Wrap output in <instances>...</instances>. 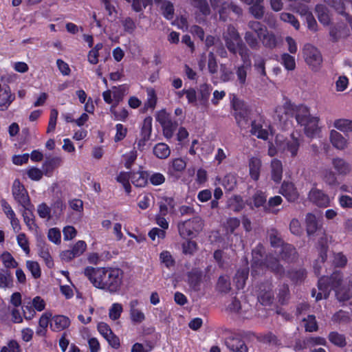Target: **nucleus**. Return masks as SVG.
I'll list each match as a JSON object with an SVG mask.
<instances>
[{"mask_svg": "<svg viewBox=\"0 0 352 352\" xmlns=\"http://www.w3.org/2000/svg\"><path fill=\"white\" fill-rule=\"evenodd\" d=\"M84 274L95 287L111 294L120 289L124 277L123 270L114 267L88 266L85 268Z\"/></svg>", "mask_w": 352, "mask_h": 352, "instance_id": "f257e3e1", "label": "nucleus"}, {"mask_svg": "<svg viewBox=\"0 0 352 352\" xmlns=\"http://www.w3.org/2000/svg\"><path fill=\"white\" fill-rule=\"evenodd\" d=\"M343 274L340 270L334 271L330 276H322L318 279V294L316 296V301L322 298L327 299L331 290L336 293L337 299L340 302H344L350 299L349 289L342 286Z\"/></svg>", "mask_w": 352, "mask_h": 352, "instance_id": "f03ea898", "label": "nucleus"}, {"mask_svg": "<svg viewBox=\"0 0 352 352\" xmlns=\"http://www.w3.org/2000/svg\"><path fill=\"white\" fill-rule=\"evenodd\" d=\"M232 109L234 112V116L237 126L241 129H245L250 125L249 117L250 114V109L249 107L245 103L244 101L234 97L231 101Z\"/></svg>", "mask_w": 352, "mask_h": 352, "instance_id": "7ed1b4c3", "label": "nucleus"}, {"mask_svg": "<svg viewBox=\"0 0 352 352\" xmlns=\"http://www.w3.org/2000/svg\"><path fill=\"white\" fill-rule=\"evenodd\" d=\"M283 108L286 113L294 114L296 122L300 125L307 124L311 118H314L311 116L309 109L304 104L297 106L288 101L284 104Z\"/></svg>", "mask_w": 352, "mask_h": 352, "instance_id": "20e7f679", "label": "nucleus"}, {"mask_svg": "<svg viewBox=\"0 0 352 352\" xmlns=\"http://www.w3.org/2000/svg\"><path fill=\"white\" fill-rule=\"evenodd\" d=\"M223 37L227 49L233 55L237 54V48L241 47V44H245L238 30L231 25L228 27L227 31L223 34Z\"/></svg>", "mask_w": 352, "mask_h": 352, "instance_id": "39448f33", "label": "nucleus"}, {"mask_svg": "<svg viewBox=\"0 0 352 352\" xmlns=\"http://www.w3.org/2000/svg\"><path fill=\"white\" fill-rule=\"evenodd\" d=\"M303 54L306 63L311 67L313 70L320 68L322 63L320 52L314 45L306 44L303 49Z\"/></svg>", "mask_w": 352, "mask_h": 352, "instance_id": "423d86ee", "label": "nucleus"}, {"mask_svg": "<svg viewBox=\"0 0 352 352\" xmlns=\"http://www.w3.org/2000/svg\"><path fill=\"white\" fill-rule=\"evenodd\" d=\"M157 120L162 127L164 137L167 139L171 138L178 126L177 121L173 120L170 115L165 111H162L158 113Z\"/></svg>", "mask_w": 352, "mask_h": 352, "instance_id": "0eeeda50", "label": "nucleus"}, {"mask_svg": "<svg viewBox=\"0 0 352 352\" xmlns=\"http://www.w3.org/2000/svg\"><path fill=\"white\" fill-rule=\"evenodd\" d=\"M12 192L15 201L24 208L32 206L28 192L19 179L14 181Z\"/></svg>", "mask_w": 352, "mask_h": 352, "instance_id": "6e6552de", "label": "nucleus"}, {"mask_svg": "<svg viewBox=\"0 0 352 352\" xmlns=\"http://www.w3.org/2000/svg\"><path fill=\"white\" fill-rule=\"evenodd\" d=\"M309 200L319 208H327L330 206L331 200L327 194L323 190L313 188L308 194Z\"/></svg>", "mask_w": 352, "mask_h": 352, "instance_id": "1a4fd4ad", "label": "nucleus"}, {"mask_svg": "<svg viewBox=\"0 0 352 352\" xmlns=\"http://www.w3.org/2000/svg\"><path fill=\"white\" fill-rule=\"evenodd\" d=\"M204 276V272L201 268L192 267L190 271L186 273V282L192 290L199 292L201 289Z\"/></svg>", "mask_w": 352, "mask_h": 352, "instance_id": "9d476101", "label": "nucleus"}, {"mask_svg": "<svg viewBox=\"0 0 352 352\" xmlns=\"http://www.w3.org/2000/svg\"><path fill=\"white\" fill-rule=\"evenodd\" d=\"M258 301L264 306L270 305L274 299V293L272 291V285L271 283H261L258 285L257 294Z\"/></svg>", "mask_w": 352, "mask_h": 352, "instance_id": "9b49d317", "label": "nucleus"}, {"mask_svg": "<svg viewBox=\"0 0 352 352\" xmlns=\"http://www.w3.org/2000/svg\"><path fill=\"white\" fill-rule=\"evenodd\" d=\"M280 248L278 256L280 260L287 263H293L297 261L298 253L293 245L287 243Z\"/></svg>", "mask_w": 352, "mask_h": 352, "instance_id": "f8f14e48", "label": "nucleus"}, {"mask_svg": "<svg viewBox=\"0 0 352 352\" xmlns=\"http://www.w3.org/2000/svg\"><path fill=\"white\" fill-rule=\"evenodd\" d=\"M15 99V94L12 92L10 87L8 85H3L0 90V111H7Z\"/></svg>", "mask_w": 352, "mask_h": 352, "instance_id": "ddd939ff", "label": "nucleus"}, {"mask_svg": "<svg viewBox=\"0 0 352 352\" xmlns=\"http://www.w3.org/2000/svg\"><path fill=\"white\" fill-rule=\"evenodd\" d=\"M225 344L232 352H248V348L244 340L239 336H229L226 339Z\"/></svg>", "mask_w": 352, "mask_h": 352, "instance_id": "4468645a", "label": "nucleus"}, {"mask_svg": "<svg viewBox=\"0 0 352 352\" xmlns=\"http://www.w3.org/2000/svg\"><path fill=\"white\" fill-rule=\"evenodd\" d=\"M279 192L289 202H295L299 197L295 185L289 182L284 181Z\"/></svg>", "mask_w": 352, "mask_h": 352, "instance_id": "2eb2a0df", "label": "nucleus"}, {"mask_svg": "<svg viewBox=\"0 0 352 352\" xmlns=\"http://www.w3.org/2000/svg\"><path fill=\"white\" fill-rule=\"evenodd\" d=\"M186 167V162L181 157H177L172 160L167 168V175L169 177H175L178 178V173H182Z\"/></svg>", "mask_w": 352, "mask_h": 352, "instance_id": "dca6fc26", "label": "nucleus"}, {"mask_svg": "<svg viewBox=\"0 0 352 352\" xmlns=\"http://www.w3.org/2000/svg\"><path fill=\"white\" fill-rule=\"evenodd\" d=\"M70 324V319L67 316L56 315L52 318L50 325L52 331L59 332L68 328Z\"/></svg>", "mask_w": 352, "mask_h": 352, "instance_id": "f3484780", "label": "nucleus"}, {"mask_svg": "<svg viewBox=\"0 0 352 352\" xmlns=\"http://www.w3.org/2000/svg\"><path fill=\"white\" fill-rule=\"evenodd\" d=\"M307 276V272L303 267L292 268L287 272V278L295 285H300L303 283Z\"/></svg>", "mask_w": 352, "mask_h": 352, "instance_id": "a211bd4d", "label": "nucleus"}, {"mask_svg": "<svg viewBox=\"0 0 352 352\" xmlns=\"http://www.w3.org/2000/svg\"><path fill=\"white\" fill-rule=\"evenodd\" d=\"M62 159L60 157H47L43 164V173L47 177H51L54 170L60 166Z\"/></svg>", "mask_w": 352, "mask_h": 352, "instance_id": "6ab92c4d", "label": "nucleus"}, {"mask_svg": "<svg viewBox=\"0 0 352 352\" xmlns=\"http://www.w3.org/2000/svg\"><path fill=\"white\" fill-rule=\"evenodd\" d=\"M265 255V248L262 243H259L252 251V267H262L264 265L265 262V260H264Z\"/></svg>", "mask_w": 352, "mask_h": 352, "instance_id": "aec40b11", "label": "nucleus"}, {"mask_svg": "<svg viewBox=\"0 0 352 352\" xmlns=\"http://www.w3.org/2000/svg\"><path fill=\"white\" fill-rule=\"evenodd\" d=\"M132 184L139 188L145 187L148 181L149 172L147 170H138V172H131Z\"/></svg>", "mask_w": 352, "mask_h": 352, "instance_id": "412c9836", "label": "nucleus"}, {"mask_svg": "<svg viewBox=\"0 0 352 352\" xmlns=\"http://www.w3.org/2000/svg\"><path fill=\"white\" fill-rule=\"evenodd\" d=\"M258 38L263 45L267 49L273 50L276 48L278 45L276 36L274 32L269 31L267 29V32H264Z\"/></svg>", "mask_w": 352, "mask_h": 352, "instance_id": "4be33fe9", "label": "nucleus"}, {"mask_svg": "<svg viewBox=\"0 0 352 352\" xmlns=\"http://www.w3.org/2000/svg\"><path fill=\"white\" fill-rule=\"evenodd\" d=\"M264 265L275 275L283 276L285 274L283 265L280 264L279 259L276 257L267 258Z\"/></svg>", "mask_w": 352, "mask_h": 352, "instance_id": "5701e85b", "label": "nucleus"}, {"mask_svg": "<svg viewBox=\"0 0 352 352\" xmlns=\"http://www.w3.org/2000/svg\"><path fill=\"white\" fill-rule=\"evenodd\" d=\"M332 165L340 175L345 176L351 170V166L349 163L345 161L344 159L336 157L332 160Z\"/></svg>", "mask_w": 352, "mask_h": 352, "instance_id": "b1692460", "label": "nucleus"}, {"mask_svg": "<svg viewBox=\"0 0 352 352\" xmlns=\"http://www.w3.org/2000/svg\"><path fill=\"white\" fill-rule=\"evenodd\" d=\"M193 223L194 219H188L178 223L177 228L181 237L185 239L191 236L193 234Z\"/></svg>", "mask_w": 352, "mask_h": 352, "instance_id": "393cba45", "label": "nucleus"}, {"mask_svg": "<svg viewBox=\"0 0 352 352\" xmlns=\"http://www.w3.org/2000/svg\"><path fill=\"white\" fill-rule=\"evenodd\" d=\"M138 303V300H133L130 302V318L133 323H141L145 320L144 314L135 308Z\"/></svg>", "mask_w": 352, "mask_h": 352, "instance_id": "a878e982", "label": "nucleus"}, {"mask_svg": "<svg viewBox=\"0 0 352 352\" xmlns=\"http://www.w3.org/2000/svg\"><path fill=\"white\" fill-rule=\"evenodd\" d=\"M227 206L234 212H239L245 208L243 197L239 195H234L228 199Z\"/></svg>", "mask_w": 352, "mask_h": 352, "instance_id": "bb28decb", "label": "nucleus"}, {"mask_svg": "<svg viewBox=\"0 0 352 352\" xmlns=\"http://www.w3.org/2000/svg\"><path fill=\"white\" fill-rule=\"evenodd\" d=\"M330 141L332 145L339 150L344 149L347 144V140L345 138L335 130H331L330 132Z\"/></svg>", "mask_w": 352, "mask_h": 352, "instance_id": "cd10ccee", "label": "nucleus"}, {"mask_svg": "<svg viewBox=\"0 0 352 352\" xmlns=\"http://www.w3.org/2000/svg\"><path fill=\"white\" fill-rule=\"evenodd\" d=\"M306 231L309 236L314 235L318 229V223L316 217L309 212L305 217Z\"/></svg>", "mask_w": 352, "mask_h": 352, "instance_id": "c85d7f7f", "label": "nucleus"}, {"mask_svg": "<svg viewBox=\"0 0 352 352\" xmlns=\"http://www.w3.org/2000/svg\"><path fill=\"white\" fill-rule=\"evenodd\" d=\"M272 179L276 183H280L283 177V165L280 160L273 159L271 162Z\"/></svg>", "mask_w": 352, "mask_h": 352, "instance_id": "c756f323", "label": "nucleus"}, {"mask_svg": "<svg viewBox=\"0 0 352 352\" xmlns=\"http://www.w3.org/2000/svg\"><path fill=\"white\" fill-rule=\"evenodd\" d=\"M261 167V161L260 159L252 157L249 160L250 176L254 180L257 181L260 177V170Z\"/></svg>", "mask_w": 352, "mask_h": 352, "instance_id": "7c9ffc66", "label": "nucleus"}, {"mask_svg": "<svg viewBox=\"0 0 352 352\" xmlns=\"http://www.w3.org/2000/svg\"><path fill=\"white\" fill-rule=\"evenodd\" d=\"M153 153L158 159L164 160L170 156V149L169 146L166 143L160 142L154 146Z\"/></svg>", "mask_w": 352, "mask_h": 352, "instance_id": "2f4dec72", "label": "nucleus"}, {"mask_svg": "<svg viewBox=\"0 0 352 352\" xmlns=\"http://www.w3.org/2000/svg\"><path fill=\"white\" fill-rule=\"evenodd\" d=\"M300 144V140L294 136V133H292L291 139L286 141L284 149L289 152L292 157H294L298 154Z\"/></svg>", "mask_w": 352, "mask_h": 352, "instance_id": "473e14b6", "label": "nucleus"}, {"mask_svg": "<svg viewBox=\"0 0 352 352\" xmlns=\"http://www.w3.org/2000/svg\"><path fill=\"white\" fill-rule=\"evenodd\" d=\"M248 275V269H240L236 271L233 280L237 289L239 290L244 288Z\"/></svg>", "mask_w": 352, "mask_h": 352, "instance_id": "72a5a7b5", "label": "nucleus"}, {"mask_svg": "<svg viewBox=\"0 0 352 352\" xmlns=\"http://www.w3.org/2000/svg\"><path fill=\"white\" fill-rule=\"evenodd\" d=\"M268 237L270 245L274 248H280L287 243L282 239L279 232L274 228H272L269 230Z\"/></svg>", "mask_w": 352, "mask_h": 352, "instance_id": "f704fd0d", "label": "nucleus"}, {"mask_svg": "<svg viewBox=\"0 0 352 352\" xmlns=\"http://www.w3.org/2000/svg\"><path fill=\"white\" fill-rule=\"evenodd\" d=\"M250 133L253 135H256L258 138L266 140L268 138V132L266 129H263L261 124L253 120L250 123Z\"/></svg>", "mask_w": 352, "mask_h": 352, "instance_id": "c9c22d12", "label": "nucleus"}, {"mask_svg": "<svg viewBox=\"0 0 352 352\" xmlns=\"http://www.w3.org/2000/svg\"><path fill=\"white\" fill-rule=\"evenodd\" d=\"M277 298L278 302L282 305H287L289 302L290 298V291L287 284L283 283V285H279Z\"/></svg>", "mask_w": 352, "mask_h": 352, "instance_id": "e433bc0d", "label": "nucleus"}, {"mask_svg": "<svg viewBox=\"0 0 352 352\" xmlns=\"http://www.w3.org/2000/svg\"><path fill=\"white\" fill-rule=\"evenodd\" d=\"M328 339L331 344L338 347L344 348L346 346L345 336L338 331H331L328 336Z\"/></svg>", "mask_w": 352, "mask_h": 352, "instance_id": "4c0bfd02", "label": "nucleus"}, {"mask_svg": "<svg viewBox=\"0 0 352 352\" xmlns=\"http://www.w3.org/2000/svg\"><path fill=\"white\" fill-rule=\"evenodd\" d=\"M318 121L319 119L317 117H314L311 118L307 124L302 125L305 126V133L308 138H313L317 134L319 129L318 126Z\"/></svg>", "mask_w": 352, "mask_h": 352, "instance_id": "58836bf2", "label": "nucleus"}, {"mask_svg": "<svg viewBox=\"0 0 352 352\" xmlns=\"http://www.w3.org/2000/svg\"><path fill=\"white\" fill-rule=\"evenodd\" d=\"M175 200L173 197H164L159 203L160 213L161 216H166L168 214L169 209L175 208Z\"/></svg>", "mask_w": 352, "mask_h": 352, "instance_id": "ea45409f", "label": "nucleus"}, {"mask_svg": "<svg viewBox=\"0 0 352 352\" xmlns=\"http://www.w3.org/2000/svg\"><path fill=\"white\" fill-rule=\"evenodd\" d=\"M237 52L241 56L243 62L242 66L250 67L252 65L251 62V52L246 44H241V47L237 48Z\"/></svg>", "mask_w": 352, "mask_h": 352, "instance_id": "a19ab883", "label": "nucleus"}, {"mask_svg": "<svg viewBox=\"0 0 352 352\" xmlns=\"http://www.w3.org/2000/svg\"><path fill=\"white\" fill-rule=\"evenodd\" d=\"M222 185L226 191H232L237 185V176L236 174L228 173L226 175L222 181Z\"/></svg>", "mask_w": 352, "mask_h": 352, "instance_id": "79ce46f5", "label": "nucleus"}, {"mask_svg": "<svg viewBox=\"0 0 352 352\" xmlns=\"http://www.w3.org/2000/svg\"><path fill=\"white\" fill-rule=\"evenodd\" d=\"M244 39L248 47L253 50H258L260 49V40L257 35L255 36L254 32L250 31L245 32Z\"/></svg>", "mask_w": 352, "mask_h": 352, "instance_id": "37998d69", "label": "nucleus"}, {"mask_svg": "<svg viewBox=\"0 0 352 352\" xmlns=\"http://www.w3.org/2000/svg\"><path fill=\"white\" fill-rule=\"evenodd\" d=\"M316 248L321 262L324 263L327 258V252L329 249L327 239L324 237L320 238L317 242Z\"/></svg>", "mask_w": 352, "mask_h": 352, "instance_id": "c03bdc74", "label": "nucleus"}, {"mask_svg": "<svg viewBox=\"0 0 352 352\" xmlns=\"http://www.w3.org/2000/svg\"><path fill=\"white\" fill-rule=\"evenodd\" d=\"M333 126L338 130L343 133H349L352 131V119L340 118L333 122Z\"/></svg>", "mask_w": 352, "mask_h": 352, "instance_id": "a18cd8bd", "label": "nucleus"}, {"mask_svg": "<svg viewBox=\"0 0 352 352\" xmlns=\"http://www.w3.org/2000/svg\"><path fill=\"white\" fill-rule=\"evenodd\" d=\"M162 14L167 20H172L174 17L175 9L173 3L169 1H163L160 6Z\"/></svg>", "mask_w": 352, "mask_h": 352, "instance_id": "49530a36", "label": "nucleus"}, {"mask_svg": "<svg viewBox=\"0 0 352 352\" xmlns=\"http://www.w3.org/2000/svg\"><path fill=\"white\" fill-rule=\"evenodd\" d=\"M252 200L254 207L260 208L261 206H265V210H267V206H265L267 202V195L265 192L261 190H257L252 195Z\"/></svg>", "mask_w": 352, "mask_h": 352, "instance_id": "de8ad7c7", "label": "nucleus"}, {"mask_svg": "<svg viewBox=\"0 0 352 352\" xmlns=\"http://www.w3.org/2000/svg\"><path fill=\"white\" fill-rule=\"evenodd\" d=\"M153 118L151 116L146 117L140 129V137L151 139L152 133Z\"/></svg>", "mask_w": 352, "mask_h": 352, "instance_id": "09e8293b", "label": "nucleus"}, {"mask_svg": "<svg viewBox=\"0 0 352 352\" xmlns=\"http://www.w3.org/2000/svg\"><path fill=\"white\" fill-rule=\"evenodd\" d=\"M212 91V87L210 85L204 83L200 85L198 90L199 100L202 104H205L208 102L210 92Z\"/></svg>", "mask_w": 352, "mask_h": 352, "instance_id": "8fccbe9b", "label": "nucleus"}, {"mask_svg": "<svg viewBox=\"0 0 352 352\" xmlns=\"http://www.w3.org/2000/svg\"><path fill=\"white\" fill-rule=\"evenodd\" d=\"M160 260L168 269H171L175 265V260L169 251L164 250L160 254Z\"/></svg>", "mask_w": 352, "mask_h": 352, "instance_id": "3c124183", "label": "nucleus"}, {"mask_svg": "<svg viewBox=\"0 0 352 352\" xmlns=\"http://www.w3.org/2000/svg\"><path fill=\"white\" fill-rule=\"evenodd\" d=\"M280 63L288 71H293L296 68L295 58L287 53H283L280 56Z\"/></svg>", "mask_w": 352, "mask_h": 352, "instance_id": "603ef678", "label": "nucleus"}, {"mask_svg": "<svg viewBox=\"0 0 352 352\" xmlns=\"http://www.w3.org/2000/svg\"><path fill=\"white\" fill-rule=\"evenodd\" d=\"M190 1L192 6L195 8H197L203 15L208 16L210 14V8L207 0Z\"/></svg>", "mask_w": 352, "mask_h": 352, "instance_id": "864d4df0", "label": "nucleus"}, {"mask_svg": "<svg viewBox=\"0 0 352 352\" xmlns=\"http://www.w3.org/2000/svg\"><path fill=\"white\" fill-rule=\"evenodd\" d=\"M324 1L333 8L338 14L343 16L346 13L344 0H324Z\"/></svg>", "mask_w": 352, "mask_h": 352, "instance_id": "5fc2aeb1", "label": "nucleus"}, {"mask_svg": "<svg viewBox=\"0 0 352 352\" xmlns=\"http://www.w3.org/2000/svg\"><path fill=\"white\" fill-rule=\"evenodd\" d=\"M1 260L7 270L10 268H16L18 266V263L9 252H4L1 255Z\"/></svg>", "mask_w": 352, "mask_h": 352, "instance_id": "6e6d98bb", "label": "nucleus"}, {"mask_svg": "<svg viewBox=\"0 0 352 352\" xmlns=\"http://www.w3.org/2000/svg\"><path fill=\"white\" fill-rule=\"evenodd\" d=\"M13 285V276L11 272L6 270L4 273L0 272V287L7 288Z\"/></svg>", "mask_w": 352, "mask_h": 352, "instance_id": "4d7b16f0", "label": "nucleus"}, {"mask_svg": "<svg viewBox=\"0 0 352 352\" xmlns=\"http://www.w3.org/2000/svg\"><path fill=\"white\" fill-rule=\"evenodd\" d=\"M217 290L221 293H228L230 289V283L224 276H220L217 283Z\"/></svg>", "mask_w": 352, "mask_h": 352, "instance_id": "13d9d810", "label": "nucleus"}, {"mask_svg": "<svg viewBox=\"0 0 352 352\" xmlns=\"http://www.w3.org/2000/svg\"><path fill=\"white\" fill-rule=\"evenodd\" d=\"M316 12L317 13L319 21L323 25H328L330 22V18L327 12L326 8L322 5H317L316 6Z\"/></svg>", "mask_w": 352, "mask_h": 352, "instance_id": "bf43d9fd", "label": "nucleus"}, {"mask_svg": "<svg viewBox=\"0 0 352 352\" xmlns=\"http://www.w3.org/2000/svg\"><path fill=\"white\" fill-rule=\"evenodd\" d=\"M157 95L155 91L153 89L147 90V99L144 102V108L145 109H153L157 104Z\"/></svg>", "mask_w": 352, "mask_h": 352, "instance_id": "052dcab7", "label": "nucleus"}, {"mask_svg": "<svg viewBox=\"0 0 352 352\" xmlns=\"http://www.w3.org/2000/svg\"><path fill=\"white\" fill-rule=\"evenodd\" d=\"M344 30L345 26L341 25H336L331 27L329 30L331 41L333 43L338 41Z\"/></svg>", "mask_w": 352, "mask_h": 352, "instance_id": "680f3d73", "label": "nucleus"}, {"mask_svg": "<svg viewBox=\"0 0 352 352\" xmlns=\"http://www.w3.org/2000/svg\"><path fill=\"white\" fill-rule=\"evenodd\" d=\"M131 8L135 12H142L148 6H152L153 0H132Z\"/></svg>", "mask_w": 352, "mask_h": 352, "instance_id": "e2e57ef3", "label": "nucleus"}, {"mask_svg": "<svg viewBox=\"0 0 352 352\" xmlns=\"http://www.w3.org/2000/svg\"><path fill=\"white\" fill-rule=\"evenodd\" d=\"M182 252L185 255H193L197 250V243L192 240H187L182 244Z\"/></svg>", "mask_w": 352, "mask_h": 352, "instance_id": "0e129e2a", "label": "nucleus"}, {"mask_svg": "<svg viewBox=\"0 0 352 352\" xmlns=\"http://www.w3.org/2000/svg\"><path fill=\"white\" fill-rule=\"evenodd\" d=\"M248 28L254 32L257 36H261L264 32H267V27L257 21H250L248 23Z\"/></svg>", "mask_w": 352, "mask_h": 352, "instance_id": "69168bd1", "label": "nucleus"}, {"mask_svg": "<svg viewBox=\"0 0 352 352\" xmlns=\"http://www.w3.org/2000/svg\"><path fill=\"white\" fill-rule=\"evenodd\" d=\"M323 179L324 182L331 187H335L339 185L336 174L331 170H327L324 172Z\"/></svg>", "mask_w": 352, "mask_h": 352, "instance_id": "338daca9", "label": "nucleus"}, {"mask_svg": "<svg viewBox=\"0 0 352 352\" xmlns=\"http://www.w3.org/2000/svg\"><path fill=\"white\" fill-rule=\"evenodd\" d=\"M25 210L23 212V221L29 230H32L34 227H36L35 223L34 217L32 211L29 209L28 207L25 208Z\"/></svg>", "mask_w": 352, "mask_h": 352, "instance_id": "774afa93", "label": "nucleus"}]
</instances>
